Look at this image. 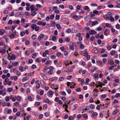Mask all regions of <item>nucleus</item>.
<instances>
[{
	"label": "nucleus",
	"instance_id": "50",
	"mask_svg": "<svg viewBox=\"0 0 120 120\" xmlns=\"http://www.w3.org/2000/svg\"><path fill=\"white\" fill-rule=\"evenodd\" d=\"M49 113L48 112H46L45 114V116L48 117L49 116Z\"/></svg>",
	"mask_w": 120,
	"mask_h": 120
},
{
	"label": "nucleus",
	"instance_id": "57",
	"mask_svg": "<svg viewBox=\"0 0 120 120\" xmlns=\"http://www.w3.org/2000/svg\"><path fill=\"white\" fill-rule=\"evenodd\" d=\"M68 71L70 72H71L72 71V69H71L70 67H68Z\"/></svg>",
	"mask_w": 120,
	"mask_h": 120
},
{
	"label": "nucleus",
	"instance_id": "36",
	"mask_svg": "<svg viewBox=\"0 0 120 120\" xmlns=\"http://www.w3.org/2000/svg\"><path fill=\"white\" fill-rule=\"evenodd\" d=\"M72 44L73 46H77L76 43H74L72 42Z\"/></svg>",
	"mask_w": 120,
	"mask_h": 120
},
{
	"label": "nucleus",
	"instance_id": "51",
	"mask_svg": "<svg viewBox=\"0 0 120 120\" xmlns=\"http://www.w3.org/2000/svg\"><path fill=\"white\" fill-rule=\"evenodd\" d=\"M36 87L37 89H39L40 87V84L39 83L37 84L36 85Z\"/></svg>",
	"mask_w": 120,
	"mask_h": 120
},
{
	"label": "nucleus",
	"instance_id": "8",
	"mask_svg": "<svg viewBox=\"0 0 120 120\" xmlns=\"http://www.w3.org/2000/svg\"><path fill=\"white\" fill-rule=\"evenodd\" d=\"M98 73L95 74L94 75V78L96 79L97 78V79H95V80H97L98 79Z\"/></svg>",
	"mask_w": 120,
	"mask_h": 120
},
{
	"label": "nucleus",
	"instance_id": "18",
	"mask_svg": "<svg viewBox=\"0 0 120 120\" xmlns=\"http://www.w3.org/2000/svg\"><path fill=\"white\" fill-rule=\"evenodd\" d=\"M98 64H99V65L101 66L102 67L103 66V65L102 63V61H99L98 62Z\"/></svg>",
	"mask_w": 120,
	"mask_h": 120
},
{
	"label": "nucleus",
	"instance_id": "3",
	"mask_svg": "<svg viewBox=\"0 0 120 120\" xmlns=\"http://www.w3.org/2000/svg\"><path fill=\"white\" fill-rule=\"evenodd\" d=\"M45 102L49 104H51L52 103L49 100L48 98L45 100Z\"/></svg>",
	"mask_w": 120,
	"mask_h": 120
},
{
	"label": "nucleus",
	"instance_id": "63",
	"mask_svg": "<svg viewBox=\"0 0 120 120\" xmlns=\"http://www.w3.org/2000/svg\"><path fill=\"white\" fill-rule=\"evenodd\" d=\"M61 2V0H57L56 1V3L57 4H59Z\"/></svg>",
	"mask_w": 120,
	"mask_h": 120
},
{
	"label": "nucleus",
	"instance_id": "30",
	"mask_svg": "<svg viewBox=\"0 0 120 120\" xmlns=\"http://www.w3.org/2000/svg\"><path fill=\"white\" fill-rule=\"evenodd\" d=\"M12 111L11 109H9L7 110V113L8 114H10L11 113Z\"/></svg>",
	"mask_w": 120,
	"mask_h": 120
},
{
	"label": "nucleus",
	"instance_id": "39",
	"mask_svg": "<svg viewBox=\"0 0 120 120\" xmlns=\"http://www.w3.org/2000/svg\"><path fill=\"white\" fill-rule=\"evenodd\" d=\"M49 93L50 95H52L54 93L52 91L50 90L49 91Z\"/></svg>",
	"mask_w": 120,
	"mask_h": 120
},
{
	"label": "nucleus",
	"instance_id": "22",
	"mask_svg": "<svg viewBox=\"0 0 120 120\" xmlns=\"http://www.w3.org/2000/svg\"><path fill=\"white\" fill-rule=\"evenodd\" d=\"M22 12H18L16 13V14L17 15H22L23 14H22Z\"/></svg>",
	"mask_w": 120,
	"mask_h": 120
},
{
	"label": "nucleus",
	"instance_id": "35",
	"mask_svg": "<svg viewBox=\"0 0 120 120\" xmlns=\"http://www.w3.org/2000/svg\"><path fill=\"white\" fill-rule=\"evenodd\" d=\"M112 17V16H106L105 19L108 20H110V17Z\"/></svg>",
	"mask_w": 120,
	"mask_h": 120
},
{
	"label": "nucleus",
	"instance_id": "64",
	"mask_svg": "<svg viewBox=\"0 0 120 120\" xmlns=\"http://www.w3.org/2000/svg\"><path fill=\"white\" fill-rule=\"evenodd\" d=\"M37 14V13L36 12H32L31 15L32 16H34L36 15Z\"/></svg>",
	"mask_w": 120,
	"mask_h": 120
},
{
	"label": "nucleus",
	"instance_id": "7",
	"mask_svg": "<svg viewBox=\"0 0 120 120\" xmlns=\"http://www.w3.org/2000/svg\"><path fill=\"white\" fill-rule=\"evenodd\" d=\"M98 24V22L97 21H95L94 22L93 21L92 22L91 24L93 26H94L96 24Z\"/></svg>",
	"mask_w": 120,
	"mask_h": 120
},
{
	"label": "nucleus",
	"instance_id": "44",
	"mask_svg": "<svg viewBox=\"0 0 120 120\" xmlns=\"http://www.w3.org/2000/svg\"><path fill=\"white\" fill-rule=\"evenodd\" d=\"M120 96V94L119 93H116V98Z\"/></svg>",
	"mask_w": 120,
	"mask_h": 120
},
{
	"label": "nucleus",
	"instance_id": "46",
	"mask_svg": "<svg viewBox=\"0 0 120 120\" xmlns=\"http://www.w3.org/2000/svg\"><path fill=\"white\" fill-rule=\"evenodd\" d=\"M12 21L11 20H10L8 22V24H12Z\"/></svg>",
	"mask_w": 120,
	"mask_h": 120
},
{
	"label": "nucleus",
	"instance_id": "43",
	"mask_svg": "<svg viewBox=\"0 0 120 120\" xmlns=\"http://www.w3.org/2000/svg\"><path fill=\"white\" fill-rule=\"evenodd\" d=\"M35 61L38 63H39L41 61L39 60V59L38 58H36L35 60Z\"/></svg>",
	"mask_w": 120,
	"mask_h": 120
},
{
	"label": "nucleus",
	"instance_id": "12",
	"mask_svg": "<svg viewBox=\"0 0 120 120\" xmlns=\"http://www.w3.org/2000/svg\"><path fill=\"white\" fill-rule=\"evenodd\" d=\"M84 51H85V52L84 53V56H87L88 55V52H87V49H85L84 50Z\"/></svg>",
	"mask_w": 120,
	"mask_h": 120
},
{
	"label": "nucleus",
	"instance_id": "58",
	"mask_svg": "<svg viewBox=\"0 0 120 120\" xmlns=\"http://www.w3.org/2000/svg\"><path fill=\"white\" fill-rule=\"evenodd\" d=\"M120 25L118 24H116V29H118L119 28Z\"/></svg>",
	"mask_w": 120,
	"mask_h": 120
},
{
	"label": "nucleus",
	"instance_id": "9",
	"mask_svg": "<svg viewBox=\"0 0 120 120\" xmlns=\"http://www.w3.org/2000/svg\"><path fill=\"white\" fill-rule=\"evenodd\" d=\"M13 89L12 88H7V91L8 92H10L12 91Z\"/></svg>",
	"mask_w": 120,
	"mask_h": 120
},
{
	"label": "nucleus",
	"instance_id": "59",
	"mask_svg": "<svg viewBox=\"0 0 120 120\" xmlns=\"http://www.w3.org/2000/svg\"><path fill=\"white\" fill-rule=\"evenodd\" d=\"M36 68V65H34V64H33V65L32 67H31V68H32V69H34V68Z\"/></svg>",
	"mask_w": 120,
	"mask_h": 120
},
{
	"label": "nucleus",
	"instance_id": "1",
	"mask_svg": "<svg viewBox=\"0 0 120 120\" xmlns=\"http://www.w3.org/2000/svg\"><path fill=\"white\" fill-rule=\"evenodd\" d=\"M32 28L33 30H35L36 31H38L39 28V27L37 26L34 24H33L32 26Z\"/></svg>",
	"mask_w": 120,
	"mask_h": 120
},
{
	"label": "nucleus",
	"instance_id": "15",
	"mask_svg": "<svg viewBox=\"0 0 120 120\" xmlns=\"http://www.w3.org/2000/svg\"><path fill=\"white\" fill-rule=\"evenodd\" d=\"M90 107L91 109H94L95 108V106L93 105L92 104L90 105Z\"/></svg>",
	"mask_w": 120,
	"mask_h": 120
},
{
	"label": "nucleus",
	"instance_id": "40",
	"mask_svg": "<svg viewBox=\"0 0 120 120\" xmlns=\"http://www.w3.org/2000/svg\"><path fill=\"white\" fill-rule=\"evenodd\" d=\"M6 101V102H8L9 101V99L8 97L6 96L5 98Z\"/></svg>",
	"mask_w": 120,
	"mask_h": 120
},
{
	"label": "nucleus",
	"instance_id": "26",
	"mask_svg": "<svg viewBox=\"0 0 120 120\" xmlns=\"http://www.w3.org/2000/svg\"><path fill=\"white\" fill-rule=\"evenodd\" d=\"M52 41H54L56 40V38L55 36H52Z\"/></svg>",
	"mask_w": 120,
	"mask_h": 120
},
{
	"label": "nucleus",
	"instance_id": "53",
	"mask_svg": "<svg viewBox=\"0 0 120 120\" xmlns=\"http://www.w3.org/2000/svg\"><path fill=\"white\" fill-rule=\"evenodd\" d=\"M82 116L84 118H87L88 117L87 115L86 114H84Z\"/></svg>",
	"mask_w": 120,
	"mask_h": 120
},
{
	"label": "nucleus",
	"instance_id": "61",
	"mask_svg": "<svg viewBox=\"0 0 120 120\" xmlns=\"http://www.w3.org/2000/svg\"><path fill=\"white\" fill-rule=\"evenodd\" d=\"M93 101V99L92 98H91L90 99L89 102L90 103H92Z\"/></svg>",
	"mask_w": 120,
	"mask_h": 120
},
{
	"label": "nucleus",
	"instance_id": "10",
	"mask_svg": "<svg viewBox=\"0 0 120 120\" xmlns=\"http://www.w3.org/2000/svg\"><path fill=\"white\" fill-rule=\"evenodd\" d=\"M94 53H97L98 52V49L96 48H94Z\"/></svg>",
	"mask_w": 120,
	"mask_h": 120
},
{
	"label": "nucleus",
	"instance_id": "17",
	"mask_svg": "<svg viewBox=\"0 0 120 120\" xmlns=\"http://www.w3.org/2000/svg\"><path fill=\"white\" fill-rule=\"evenodd\" d=\"M56 26L57 28L58 29H60L61 27L59 24H57L56 25Z\"/></svg>",
	"mask_w": 120,
	"mask_h": 120
},
{
	"label": "nucleus",
	"instance_id": "28",
	"mask_svg": "<svg viewBox=\"0 0 120 120\" xmlns=\"http://www.w3.org/2000/svg\"><path fill=\"white\" fill-rule=\"evenodd\" d=\"M116 52V51L114 50H112L111 52V54L112 55H113Z\"/></svg>",
	"mask_w": 120,
	"mask_h": 120
},
{
	"label": "nucleus",
	"instance_id": "31",
	"mask_svg": "<svg viewBox=\"0 0 120 120\" xmlns=\"http://www.w3.org/2000/svg\"><path fill=\"white\" fill-rule=\"evenodd\" d=\"M40 104V103L39 102H36L35 104V105L36 106H39V105Z\"/></svg>",
	"mask_w": 120,
	"mask_h": 120
},
{
	"label": "nucleus",
	"instance_id": "14",
	"mask_svg": "<svg viewBox=\"0 0 120 120\" xmlns=\"http://www.w3.org/2000/svg\"><path fill=\"white\" fill-rule=\"evenodd\" d=\"M11 57V59L13 60H14L16 58L14 54L12 55Z\"/></svg>",
	"mask_w": 120,
	"mask_h": 120
},
{
	"label": "nucleus",
	"instance_id": "54",
	"mask_svg": "<svg viewBox=\"0 0 120 120\" xmlns=\"http://www.w3.org/2000/svg\"><path fill=\"white\" fill-rule=\"evenodd\" d=\"M89 8L88 6H86L85 7L84 9L85 10H88L89 9Z\"/></svg>",
	"mask_w": 120,
	"mask_h": 120
},
{
	"label": "nucleus",
	"instance_id": "24",
	"mask_svg": "<svg viewBox=\"0 0 120 120\" xmlns=\"http://www.w3.org/2000/svg\"><path fill=\"white\" fill-rule=\"evenodd\" d=\"M56 78L55 77H53L50 79L49 80L50 81L52 82L54 81L55 80Z\"/></svg>",
	"mask_w": 120,
	"mask_h": 120
},
{
	"label": "nucleus",
	"instance_id": "32",
	"mask_svg": "<svg viewBox=\"0 0 120 120\" xmlns=\"http://www.w3.org/2000/svg\"><path fill=\"white\" fill-rule=\"evenodd\" d=\"M84 47V46L83 44H81L80 45V47L81 49H83Z\"/></svg>",
	"mask_w": 120,
	"mask_h": 120
},
{
	"label": "nucleus",
	"instance_id": "33",
	"mask_svg": "<svg viewBox=\"0 0 120 120\" xmlns=\"http://www.w3.org/2000/svg\"><path fill=\"white\" fill-rule=\"evenodd\" d=\"M6 51V50L4 49H3L2 50H0V52L2 53H4Z\"/></svg>",
	"mask_w": 120,
	"mask_h": 120
},
{
	"label": "nucleus",
	"instance_id": "47",
	"mask_svg": "<svg viewBox=\"0 0 120 120\" xmlns=\"http://www.w3.org/2000/svg\"><path fill=\"white\" fill-rule=\"evenodd\" d=\"M39 14L41 15V16L42 18H43L45 16V15L44 14H43L42 13L40 12Z\"/></svg>",
	"mask_w": 120,
	"mask_h": 120
},
{
	"label": "nucleus",
	"instance_id": "6",
	"mask_svg": "<svg viewBox=\"0 0 120 120\" xmlns=\"http://www.w3.org/2000/svg\"><path fill=\"white\" fill-rule=\"evenodd\" d=\"M29 79V77H24L22 79V81L24 82L25 81Z\"/></svg>",
	"mask_w": 120,
	"mask_h": 120
},
{
	"label": "nucleus",
	"instance_id": "21",
	"mask_svg": "<svg viewBox=\"0 0 120 120\" xmlns=\"http://www.w3.org/2000/svg\"><path fill=\"white\" fill-rule=\"evenodd\" d=\"M14 37V35L13 34H11L10 35V38L11 39H13Z\"/></svg>",
	"mask_w": 120,
	"mask_h": 120
},
{
	"label": "nucleus",
	"instance_id": "25",
	"mask_svg": "<svg viewBox=\"0 0 120 120\" xmlns=\"http://www.w3.org/2000/svg\"><path fill=\"white\" fill-rule=\"evenodd\" d=\"M54 84H52L51 85V88H54V89H55L56 90H57V89H58V87H57L56 88H55L54 87Z\"/></svg>",
	"mask_w": 120,
	"mask_h": 120
},
{
	"label": "nucleus",
	"instance_id": "34",
	"mask_svg": "<svg viewBox=\"0 0 120 120\" xmlns=\"http://www.w3.org/2000/svg\"><path fill=\"white\" fill-rule=\"evenodd\" d=\"M36 53H34L33 54L32 56V58H35L36 57Z\"/></svg>",
	"mask_w": 120,
	"mask_h": 120
},
{
	"label": "nucleus",
	"instance_id": "41",
	"mask_svg": "<svg viewBox=\"0 0 120 120\" xmlns=\"http://www.w3.org/2000/svg\"><path fill=\"white\" fill-rule=\"evenodd\" d=\"M94 30H90L89 31V33L90 34H93L94 33Z\"/></svg>",
	"mask_w": 120,
	"mask_h": 120
},
{
	"label": "nucleus",
	"instance_id": "29",
	"mask_svg": "<svg viewBox=\"0 0 120 120\" xmlns=\"http://www.w3.org/2000/svg\"><path fill=\"white\" fill-rule=\"evenodd\" d=\"M70 40V39L69 38H68L65 39V41L67 42H69Z\"/></svg>",
	"mask_w": 120,
	"mask_h": 120
},
{
	"label": "nucleus",
	"instance_id": "16",
	"mask_svg": "<svg viewBox=\"0 0 120 120\" xmlns=\"http://www.w3.org/2000/svg\"><path fill=\"white\" fill-rule=\"evenodd\" d=\"M119 111V110L118 109H116L113 112V114L114 115L116 114L117 112Z\"/></svg>",
	"mask_w": 120,
	"mask_h": 120
},
{
	"label": "nucleus",
	"instance_id": "38",
	"mask_svg": "<svg viewBox=\"0 0 120 120\" xmlns=\"http://www.w3.org/2000/svg\"><path fill=\"white\" fill-rule=\"evenodd\" d=\"M60 17V16L59 15H57L56 16L55 18L57 20L59 19Z\"/></svg>",
	"mask_w": 120,
	"mask_h": 120
},
{
	"label": "nucleus",
	"instance_id": "11",
	"mask_svg": "<svg viewBox=\"0 0 120 120\" xmlns=\"http://www.w3.org/2000/svg\"><path fill=\"white\" fill-rule=\"evenodd\" d=\"M98 113L96 112H93L92 114V116L93 117L97 116L98 115Z\"/></svg>",
	"mask_w": 120,
	"mask_h": 120
},
{
	"label": "nucleus",
	"instance_id": "60",
	"mask_svg": "<svg viewBox=\"0 0 120 120\" xmlns=\"http://www.w3.org/2000/svg\"><path fill=\"white\" fill-rule=\"evenodd\" d=\"M102 60L103 61V62L104 63H105L106 62V59L104 58H103L102 59Z\"/></svg>",
	"mask_w": 120,
	"mask_h": 120
},
{
	"label": "nucleus",
	"instance_id": "13",
	"mask_svg": "<svg viewBox=\"0 0 120 120\" xmlns=\"http://www.w3.org/2000/svg\"><path fill=\"white\" fill-rule=\"evenodd\" d=\"M25 34V33L24 31H22L20 34V35L21 36H23Z\"/></svg>",
	"mask_w": 120,
	"mask_h": 120
},
{
	"label": "nucleus",
	"instance_id": "2",
	"mask_svg": "<svg viewBox=\"0 0 120 120\" xmlns=\"http://www.w3.org/2000/svg\"><path fill=\"white\" fill-rule=\"evenodd\" d=\"M82 17V16L75 15L73 16V18L74 19H76V20H77L79 19L80 18Z\"/></svg>",
	"mask_w": 120,
	"mask_h": 120
},
{
	"label": "nucleus",
	"instance_id": "37",
	"mask_svg": "<svg viewBox=\"0 0 120 120\" xmlns=\"http://www.w3.org/2000/svg\"><path fill=\"white\" fill-rule=\"evenodd\" d=\"M8 12V11L7 10H5L3 12V13L4 14H7Z\"/></svg>",
	"mask_w": 120,
	"mask_h": 120
},
{
	"label": "nucleus",
	"instance_id": "48",
	"mask_svg": "<svg viewBox=\"0 0 120 120\" xmlns=\"http://www.w3.org/2000/svg\"><path fill=\"white\" fill-rule=\"evenodd\" d=\"M14 79V80L15 81L17 79L18 77L17 76L15 75L13 76Z\"/></svg>",
	"mask_w": 120,
	"mask_h": 120
},
{
	"label": "nucleus",
	"instance_id": "42",
	"mask_svg": "<svg viewBox=\"0 0 120 120\" xmlns=\"http://www.w3.org/2000/svg\"><path fill=\"white\" fill-rule=\"evenodd\" d=\"M55 16L54 15H51L50 16V18L51 19H53L54 18Z\"/></svg>",
	"mask_w": 120,
	"mask_h": 120
},
{
	"label": "nucleus",
	"instance_id": "62",
	"mask_svg": "<svg viewBox=\"0 0 120 120\" xmlns=\"http://www.w3.org/2000/svg\"><path fill=\"white\" fill-rule=\"evenodd\" d=\"M16 0H11V1H10V3L13 4L14 3L15 1Z\"/></svg>",
	"mask_w": 120,
	"mask_h": 120
},
{
	"label": "nucleus",
	"instance_id": "20",
	"mask_svg": "<svg viewBox=\"0 0 120 120\" xmlns=\"http://www.w3.org/2000/svg\"><path fill=\"white\" fill-rule=\"evenodd\" d=\"M32 39L35 40L36 38V36L35 34L33 35L32 36Z\"/></svg>",
	"mask_w": 120,
	"mask_h": 120
},
{
	"label": "nucleus",
	"instance_id": "45",
	"mask_svg": "<svg viewBox=\"0 0 120 120\" xmlns=\"http://www.w3.org/2000/svg\"><path fill=\"white\" fill-rule=\"evenodd\" d=\"M64 64L66 66L68 65L69 64L68 63V61L65 62Z\"/></svg>",
	"mask_w": 120,
	"mask_h": 120
},
{
	"label": "nucleus",
	"instance_id": "55",
	"mask_svg": "<svg viewBox=\"0 0 120 120\" xmlns=\"http://www.w3.org/2000/svg\"><path fill=\"white\" fill-rule=\"evenodd\" d=\"M95 83L94 82H91V83L90 84V86L91 87H94V84H95Z\"/></svg>",
	"mask_w": 120,
	"mask_h": 120
},
{
	"label": "nucleus",
	"instance_id": "52",
	"mask_svg": "<svg viewBox=\"0 0 120 120\" xmlns=\"http://www.w3.org/2000/svg\"><path fill=\"white\" fill-rule=\"evenodd\" d=\"M93 13L94 14L98 15V11L97 10H95L93 11Z\"/></svg>",
	"mask_w": 120,
	"mask_h": 120
},
{
	"label": "nucleus",
	"instance_id": "49",
	"mask_svg": "<svg viewBox=\"0 0 120 120\" xmlns=\"http://www.w3.org/2000/svg\"><path fill=\"white\" fill-rule=\"evenodd\" d=\"M17 100L18 101H20L21 100V97L19 96H18L16 98Z\"/></svg>",
	"mask_w": 120,
	"mask_h": 120
},
{
	"label": "nucleus",
	"instance_id": "4",
	"mask_svg": "<svg viewBox=\"0 0 120 120\" xmlns=\"http://www.w3.org/2000/svg\"><path fill=\"white\" fill-rule=\"evenodd\" d=\"M70 85L72 86L70 87V88H74L75 87V85H76V84H75L73 82H70Z\"/></svg>",
	"mask_w": 120,
	"mask_h": 120
},
{
	"label": "nucleus",
	"instance_id": "27",
	"mask_svg": "<svg viewBox=\"0 0 120 120\" xmlns=\"http://www.w3.org/2000/svg\"><path fill=\"white\" fill-rule=\"evenodd\" d=\"M18 64V62H16L14 63H12V64L15 66H16Z\"/></svg>",
	"mask_w": 120,
	"mask_h": 120
},
{
	"label": "nucleus",
	"instance_id": "23",
	"mask_svg": "<svg viewBox=\"0 0 120 120\" xmlns=\"http://www.w3.org/2000/svg\"><path fill=\"white\" fill-rule=\"evenodd\" d=\"M108 63H109L111 65H112L114 63L113 62V61L111 60H108Z\"/></svg>",
	"mask_w": 120,
	"mask_h": 120
},
{
	"label": "nucleus",
	"instance_id": "56",
	"mask_svg": "<svg viewBox=\"0 0 120 120\" xmlns=\"http://www.w3.org/2000/svg\"><path fill=\"white\" fill-rule=\"evenodd\" d=\"M72 77V76L71 75H69L67 77V79L68 80H69Z\"/></svg>",
	"mask_w": 120,
	"mask_h": 120
},
{
	"label": "nucleus",
	"instance_id": "19",
	"mask_svg": "<svg viewBox=\"0 0 120 120\" xmlns=\"http://www.w3.org/2000/svg\"><path fill=\"white\" fill-rule=\"evenodd\" d=\"M4 31L3 29L1 30H0V35H3L4 34Z\"/></svg>",
	"mask_w": 120,
	"mask_h": 120
},
{
	"label": "nucleus",
	"instance_id": "5",
	"mask_svg": "<svg viewBox=\"0 0 120 120\" xmlns=\"http://www.w3.org/2000/svg\"><path fill=\"white\" fill-rule=\"evenodd\" d=\"M34 72V71L33 72H31L30 73L25 74V75L27 76H32L33 75Z\"/></svg>",
	"mask_w": 120,
	"mask_h": 120
}]
</instances>
